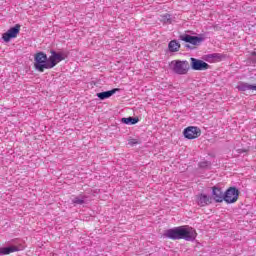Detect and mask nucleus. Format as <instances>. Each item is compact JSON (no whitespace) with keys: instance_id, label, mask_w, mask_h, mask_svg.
<instances>
[{"instance_id":"7","label":"nucleus","mask_w":256,"mask_h":256,"mask_svg":"<svg viewBox=\"0 0 256 256\" xmlns=\"http://www.w3.org/2000/svg\"><path fill=\"white\" fill-rule=\"evenodd\" d=\"M183 135L186 139H197L201 137V129L195 126H189L184 129Z\"/></svg>"},{"instance_id":"4","label":"nucleus","mask_w":256,"mask_h":256,"mask_svg":"<svg viewBox=\"0 0 256 256\" xmlns=\"http://www.w3.org/2000/svg\"><path fill=\"white\" fill-rule=\"evenodd\" d=\"M51 55L48 58V65L46 67L48 69H53L58 63H61V61H65V55L61 52H55L51 51Z\"/></svg>"},{"instance_id":"8","label":"nucleus","mask_w":256,"mask_h":256,"mask_svg":"<svg viewBox=\"0 0 256 256\" xmlns=\"http://www.w3.org/2000/svg\"><path fill=\"white\" fill-rule=\"evenodd\" d=\"M190 61H191V68L194 71H207V69H209V64H207L203 60H199L197 58H191Z\"/></svg>"},{"instance_id":"9","label":"nucleus","mask_w":256,"mask_h":256,"mask_svg":"<svg viewBox=\"0 0 256 256\" xmlns=\"http://www.w3.org/2000/svg\"><path fill=\"white\" fill-rule=\"evenodd\" d=\"M197 204L199 207H207L213 203V198L207 194H200L196 197Z\"/></svg>"},{"instance_id":"2","label":"nucleus","mask_w":256,"mask_h":256,"mask_svg":"<svg viewBox=\"0 0 256 256\" xmlns=\"http://www.w3.org/2000/svg\"><path fill=\"white\" fill-rule=\"evenodd\" d=\"M170 69L177 75H187L189 73V62L187 60H173L169 64Z\"/></svg>"},{"instance_id":"19","label":"nucleus","mask_w":256,"mask_h":256,"mask_svg":"<svg viewBox=\"0 0 256 256\" xmlns=\"http://www.w3.org/2000/svg\"><path fill=\"white\" fill-rule=\"evenodd\" d=\"M72 203L74 205H83V203H85V200L83 198H79V197H75L73 200H72Z\"/></svg>"},{"instance_id":"6","label":"nucleus","mask_w":256,"mask_h":256,"mask_svg":"<svg viewBox=\"0 0 256 256\" xmlns=\"http://www.w3.org/2000/svg\"><path fill=\"white\" fill-rule=\"evenodd\" d=\"M19 31H21V25L16 24L2 35L3 41H5V43H9V41L15 39V37L19 35Z\"/></svg>"},{"instance_id":"14","label":"nucleus","mask_w":256,"mask_h":256,"mask_svg":"<svg viewBox=\"0 0 256 256\" xmlns=\"http://www.w3.org/2000/svg\"><path fill=\"white\" fill-rule=\"evenodd\" d=\"M20 251L19 246H9L0 248V255H10V253H15Z\"/></svg>"},{"instance_id":"18","label":"nucleus","mask_w":256,"mask_h":256,"mask_svg":"<svg viewBox=\"0 0 256 256\" xmlns=\"http://www.w3.org/2000/svg\"><path fill=\"white\" fill-rule=\"evenodd\" d=\"M210 57L211 59H214V61H223V59H225V56L220 53L211 54Z\"/></svg>"},{"instance_id":"15","label":"nucleus","mask_w":256,"mask_h":256,"mask_svg":"<svg viewBox=\"0 0 256 256\" xmlns=\"http://www.w3.org/2000/svg\"><path fill=\"white\" fill-rule=\"evenodd\" d=\"M168 48L171 53H177V51L181 49V44H179V42H177L176 40H172L169 42Z\"/></svg>"},{"instance_id":"1","label":"nucleus","mask_w":256,"mask_h":256,"mask_svg":"<svg viewBox=\"0 0 256 256\" xmlns=\"http://www.w3.org/2000/svg\"><path fill=\"white\" fill-rule=\"evenodd\" d=\"M164 235L168 239H185V241H193V239L197 237V231L189 226H180L167 230Z\"/></svg>"},{"instance_id":"16","label":"nucleus","mask_w":256,"mask_h":256,"mask_svg":"<svg viewBox=\"0 0 256 256\" xmlns=\"http://www.w3.org/2000/svg\"><path fill=\"white\" fill-rule=\"evenodd\" d=\"M122 123H125V125H135L139 123V118H133V117L122 118Z\"/></svg>"},{"instance_id":"11","label":"nucleus","mask_w":256,"mask_h":256,"mask_svg":"<svg viewBox=\"0 0 256 256\" xmlns=\"http://www.w3.org/2000/svg\"><path fill=\"white\" fill-rule=\"evenodd\" d=\"M237 89L238 91H256V79L252 84L246 82H239L237 85Z\"/></svg>"},{"instance_id":"17","label":"nucleus","mask_w":256,"mask_h":256,"mask_svg":"<svg viewBox=\"0 0 256 256\" xmlns=\"http://www.w3.org/2000/svg\"><path fill=\"white\" fill-rule=\"evenodd\" d=\"M160 21L168 25H171V23H173V20L171 19V14L162 15Z\"/></svg>"},{"instance_id":"3","label":"nucleus","mask_w":256,"mask_h":256,"mask_svg":"<svg viewBox=\"0 0 256 256\" xmlns=\"http://www.w3.org/2000/svg\"><path fill=\"white\" fill-rule=\"evenodd\" d=\"M35 64L34 67L39 71L40 73H43L45 69L47 68V65L49 64V60H47V54L40 52L35 55Z\"/></svg>"},{"instance_id":"10","label":"nucleus","mask_w":256,"mask_h":256,"mask_svg":"<svg viewBox=\"0 0 256 256\" xmlns=\"http://www.w3.org/2000/svg\"><path fill=\"white\" fill-rule=\"evenodd\" d=\"M212 199L216 203H223L225 201V193H223V190L219 187H212Z\"/></svg>"},{"instance_id":"20","label":"nucleus","mask_w":256,"mask_h":256,"mask_svg":"<svg viewBox=\"0 0 256 256\" xmlns=\"http://www.w3.org/2000/svg\"><path fill=\"white\" fill-rule=\"evenodd\" d=\"M128 145H130L131 147H133L134 145H139V140L138 139H129Z\"/></svg>"},{"instance_id":"12","label":"nucleus","mask_w":256,"mask_h":256,"mask_svg":"<svg viewBox=\"0 0 256 256\" xmlns=\"http://www.w3.org/2000/svg\"><path fill=\"white\" fill-rule=\"evenodd\" d=\"M182 41H185V43H190L191 45H199V43H203V37L185 35L182 37Z\"/></svg>"},{"instance_id":"13","label":"nucleus","mask_w":256,"mask_h":256,"mask_svg":"<svg viewBox=\"0 0 256 256\" xmlns=\"http://www.w3.org/2000/svg\"><path fill=\"white\" fill-rule=\"evenodd\" d=\"M118 91H120L119 88H114L109 91L97 93V97H99L101 101H104V99H109V97H113V95H115V93H117Z\"/></svg>"},{"instance_id":"5","label":"nucleus","mask_w":256,"mask_h":256,"mask_svg":"<svg viewBox=\"0 0 256 256\" xmlns=\"http://www.w3.org/2000/svg\"><path fill=\"white\" fill-rule=\"evenodd\" d=\"M224 201L225 203H237L239 201V190L235 187H230L224 193Z\"/></svg>"}]
</instances>
